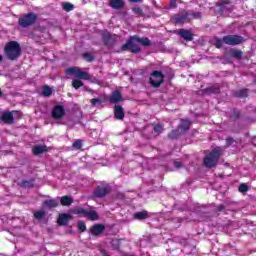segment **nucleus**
I'll return each instance as SVG.
<instances>
[{
	"label": "nucleus",
	"mask_w": 256,
	"mask_h": 256,
	"mask_svg": "<svg viewBox=\"0 0 256 256\" xmlns=\"http://www.w3.org/2000/svg\"><path fill=\"white\" fill-rule=\"evenodd\" d=\"M21 44L17 41L7 42L4 46V55L9 61H17L21 57Z\"/></svg>",
	"instance_id": "nucleus-1"
},
{
	"label": "nucleus",
	"mask_w": 256,
	"mask_h": 256,
	"mask_svg": "<svg viewBox=\"0 0 256 256\" xmlns=\"http://www.w3.org/2000/svg\"><path fill=\"white\" fill-rule=\"evenodd\" d=\"M223 155V148L216 147L214 148L205 158L204 165L209 169L215 167L219 163V159Z\"/></svg>",
	"instance_id": "nucleus-2"
},
{
	"label": "nucleus",
	"mask_w": 256,
	"mask_h": 256,
	"mask_svg": "<svg viewBox=\"0 0 256 256\" xmlns=\"http://www.w3.org/2000/svg\"><path fill=\"white\" fill-rule=\"evenodd\" d=\"M122 51H131V53H141V47L137 41V36H132L130 39L122 45Z\"/></svg>",
	"instance_id": "nucleus-3"
},
{
	"label": "nucleus",
	"mask_w": 256,
	"mask_h": 256,
	"mask_svg": "<svg viewBox=\"0 0 256 256\" xmlns=\"http://www.w3.org/2000/svg\"><path fill=\"white\" fill-rule=\"evenodd\" d=\"M66 73L68 75H74L76 79H84L85 81H91V74L81 71V68L79 67H71L66 70Z\"/></svg>",
	"instance_id": "nucleus-4"
},
{
	"label": "nucleus",
	"mask_w": 256,
	"mask_h": 256,
	"mask_svg": "<svg viewBox=\"0 0 256 256\" xmlns=\"http://www.w3.org/2000/svg\"><path fill=\"white\" fill-rule=\"evenodd\" d=\"M73 213H75V215H83V217H86V219H89L90 221H97V219H99V215L95 210L76 208L74 209Z\"/></svg>",
	"instance_id": "nucleus-5"
},
{
	"label": "nucleus",
	"mask_w": 256,
	"mask_h": 256,
	"mask_svg": "<svg viewBox=\"0 0 256 256\" xmlns=\"http://www.w3.org/2000/svg\"><path fill=\"white\" fill-rule=\"evenodd\" d=\"M37 21V15L35 13L31 12L27 15L23 16L22 18H19V25L20 27H31Z\"/></svg>",
	"instance_id": "nucleus-6"
},
{
	"label": "nucleus",
	"mask_w": 256,
	"mask_h": 256,
	"mask_svg": "<svg viewBox=\"0 0 256 256\" xmlns=\"http://www.w3.org/2000/svg\"><path fill=\"white\" fill-rule=\"evenodd\" d=\"M164 79L165 75H163L161 71L155 70L151 73L150 85H152V87H161V84L163 83Z\"/></svg>",
	"instance_id": "nucleus-7"
},
{
	"label": "nucleus",
	"mask_w": 256,
	"mask_h": 256,
	"mask_svg": "<svg viewBox=\"0 0 256 256\" xmlns=\"http://www.w3.org/2000/svg\"><path fill=\"white\" fill-rule=\"evenodd\" d=\"M223 41L226 45H241V43H245V38L239 35H227L223 37Z\"/></svg>",
	"instance_id": "nucleus-8"
},
{
	"label": "nucleus",
	"mask_w": 256,
	"mask_h": 256,
	"mask_svg": "<svg viewBox=\"0 0 256 256\" xmlns=\"http://www.w3.org/2000/svg\"><path fill=\"white\" fill-rule=\"evenodd\" d=\"M15 111H4L0 114V123H4V125H13L15 123Z\"/></svg>",
	"instance_id": "nucleus-9"
},
{
	"label": "nucleus",
	"mask_w": 256,
	"mask_h": 256,
	"mask_svg": "<svg viewBox=\"0 0 256 256\" xmlns=\"http://www.w3.org/2000/svg\"><path fill=\"white\" fill-rule=\"evenodd\" d=\"M102 39L104 41V45H115V41H117V35H113L109 32H104L102 34Z\"/></svg>",
	"instance_id": "nucleus-10"
},
{
	"label": "nucleus",
	"mask_w": 256,
	"mask_h": 256,
	"mask_svg": "<svg viewBox=\"0 0 256 256\" xmlns=\"http://www.w3.org/2000/svg\"><path fill=\"white\" fill-rule=\"evenodd\" d=\"M52 117L53 119H63L65 117V108L61 105H56L52 109Z\"/></svg>",
	"instance_id": "nucleus-11"
},
{
	"label": "nucleus",
	"mask_w": 256,
	"mask_h": 256,
	"mask_svg": "<svg viewBox=\"0 0 256 256\" xmlns=\"http://www.w3.org/2000/svg\"><path fill=\"white\" fill-rule=\"evenodd\" d=\"M110 191H111V189L109 188L108 185L98 186L94 191V195L96 197H105V195H107V193H109Z\"/></svg>",
	"instance_id": "nucleus-12"
},
{
	"label": "nucleus",
	"mask_w": 256,
	"mask_h": 256,
	"mask_svg": "<svg viewBox=\"0 0 256 256\" xmlns=\"http://www.w3.org/2000/svg\"><path fill=\"white\" fill-rule=\"evenodd\" d=\"M114 117L115 119H119L120 121L125 118V110H123V106L116 105L114 107Z\"/></svg>",
	"instance_id": "nucleus-13"
},
{
	"label": "nucleus",
	"mask_w": 256,
	"mask_h": 256,
	"mask_svg": "<svg viewBox=\"0 0 256 256\" xmlns=\"http://www.w3.org/2000/svg\"><path fill=\"white\" fill-rule=\"evenodd\" d=\"M110 7L112 9H116L117 11L123 9L125 7V1L123 0H110L109 2Z\"/></svg>",
	"instance_id": "nucleus-14"
},
{
	"label": "nucleus",
	"mask_w": 256,
	"mask_h": 256,
	"mask_svg": "<svg viewBox=\"0 0 256 256\" xmlns=\"http://www.w3.org/2000/svg\"><path fill=\"white\" fill-rule=\"evenodd\" d=\"M219 92H220V88H219V85L217 84L202 90L203 95H213Z\"/></svg>",
	"instance_id": "nucleus-15"
},
{
	"label": "nucleus",
	"mask_w": 256,
	"mask_h": 256,
	"mask_svg": "<svg viewBox=\"0 0 256 256\" xmlns=\"http://www.w3.org/2000/svg\"><path fill=\"white\" fill-rule=\"evenodd\" d=\"M121 101H123V96L119 91H114L109 98L110 103H121Z\"/></svg>",
	"instance_id": "nucleus-16"
},
{
	"label": "nucleus",
	"mask_w": 256,
	"mask_h": 256,
	"mask_svg": "<svg viewBox=\"0 0 256 256\" xmlns=\"http://www.w3.org/2000/svg\"><path fill=\"white\" fill-rule=\"evenodd\" d=\"M92 235H101L105 231V226L103 224H96L90 228Z\"/></svg>",
	"instance_id": "nucleus-17"
},
{
	"label": "nucleus",
	"mask_w": 256,
	"mask_h": 256,
	"mask_svg": "<svg viewBox=\"0 0 256 256\" xmlns=\"http://www.w3.org/2000/svg\"><path fill=\"white\" fill-rule=\"evenodd\" d=\"M178 34L180 37H182V39H185V41H191L193 39V34L189 30L180 29Z\"/></svg>",
	"instance_id": "nucleus-18"
},
{
	"label": "nucleus",
	"mask_w": 256,
	"mask_h": 256,
	"mask_svg": "<svg viewBox=\"0 0 256 256\" xmlns=\"http://www.w3.org/2000/svg\"><path fill=\"white\" fill-rule=\"evenodd\" d=\"M188 17L189 16L187 14H178L174 17V23L176 25H183L184 23H186Z\"/></svg>",
	"instance_id": "nucleus-19"
},
{
	"label": "nucleus",
	"mask_w": 256,
	"mask_h": 256,
	"mask_svg": "<svg viewBox=\"0 0 256 256\" xmlns=\"http://www.w3.org/2000/svg\"><path fill=\"white\" fill-rule=\"evenodd\" d=\"M47 151V146L45 145H36L32 148V153L34 155H41L43 153H46Z\"/></svg>",
	"instance_id": "nucleus-20"
},
{
	"label": "nucleus",
	"mask_w": 256,
	"mask_h": 256,
	"mask_svg": "<svg viewBox=\"0 0 256 256\" xmlns=\"http://www.w3.org/2000/svg\"><path fill=\"white\" fill-rule=\"evenodd\" d=\"M60 203L63 207H69L73 204V197L72 196H62L60 198Z\"/></svg>",
	"instance_id": "nucleus-21"
},
{
	"label": "nucleus",
	"mask_w": 256,
	"mask_h": 256,
	"mask_svg": "<svg viewBox=\"0 0 256 256\" xmlns=\"http://www.w3.org/2000/svg\"><path fill=\"white\" fill-rule=\"evenodd\" d=\"M69 219H71V214H60L58 218V224L67 225V223H69Z\"/></svg>",
	"instance_id": "nucleus-22"
},
{
	"label": "nucleus",
	"mask_w": 256,
	"mask_h": 256,
	"mask_svg": "<svg viewBox=\"0 0 256 256\" xmlns=\"http://www.w3.org/2000/svg\"><path fill=\"white\" fill-rule=\"evenodd\" d=\"M230 56L233 57L234 59H242L243 51L237 50V49H231Z\"/></svg>",
	"instance_id": "nucleus-23"
},
{
	"label": "nucleus",
	"mask_w": 256,
	"mask_h": 256,
	"mask_svg": "<svg viewBox=\"0 0 256 256\" xmlns=\"http://www.w3.org/2000/svg\"><path fill=\"white\" fill-rule=\"evenodd\" d=\"M44 205L46 207H49V209H53L55 207H58L59 202L57 200H55V199H50V200H45L44 201Z\"/></svg>",
	"instance_id": "nucleus-24"
},
{
	"label": "nucleus",
	"mask_w": 256,
	"mask_h": 256,
	"mask_svg": "<svg viewBox=\"0 0 256 256\" xmlns=\"http://www.w3.org/2000/svg\"><path fill=\"white\" fill-rule=\"evenodd\" d=\"M191 124V120L182 119L179 124V129H189V127H191Z\"/></svg>",
	"instance_id": "nucleus-25"
},
{
	"label": "nucleus",
	"mask_w": 256,
	"mask_h": 256,
	"mask_svg": "<svg viewBox=\"0 0 256 256\" xmlns=\"http://www.w3.org/2000/svg\"><path fill=\"white\" fill-rule=\"evenodd\" d=\"M147 217H149V214H147V211L136 212L134 214V219H138L139 221H142L143 219H147Z\"/></svg>",
	"instance_id": "nucleus-26"
},
{
	"label": "nucleus",
	"mask_w": 256,
	"mask_h": 256,
	"mask_svg": "<svg viewBox=\"0 0 256 256\" xmlns=\"http://www.w3.org/2000/svg\"><path fill=\"white\" fill-rule=\"evenodd\" d=\"M136 40L140 45H143L144 47H149L151 45V40L149 38H139L136 36Z\"/></svg>",
	"instance_id": "nucleus-27"
},
{
	"label": "nucleus",
	"mask_w": 256,
	"mask_h": 256,
	"mask_svg": "<svg viewBox=\"0 0 256 256\" xmlns=\"http://www.w3.org/2000/svg\"><path fill=\"white\" fill-rule=\"evenodd\" d=\"M62 8L64 11H73V9H75V6L72 3L69 2H63L62 3Z\"/></svg>",
	"instance_id": "nucleus-28"
},
{
	"label": "nucleus",
	"mask_w": 256,
	"mask_h": 256,
	"mask_svg": "<svg viewBox=\"0 0 256 256\" xmlns=\"http://www.w3.org/2000/svg\"><path fill=\"white\" fill-rule=\"evenodd\" d=\"M52 94H53V90L49 86L43 87L42 95L44 97H51Z\"/></svg>",
	"instance_id": "nucleus-29"
},
{
	"label": "nucleus",
	"mask_w": 256,
	"mask_h": 256,
	"mask_svg": "<svg viewBox=\"0 0 256 256\" xmlns=\"http://www.w3.org/2000/svg\"><path fill=\"white\" fill-rule=\"evenodd\" d=\"M72 87H74V89H79L80 87H83V81H81L79 79L73 80Z\"/></svg>",
	"instance_id": "nucleus-30"
},
{
	"label": "nucleus",
	"mask_w": 256,
	"mask_h": 256,
	"mask_svg": "<svg viewBox=\"0 0 256 256\" xmlns=\"http://www.w3.org/2000/svg\"><path fill=\"white\" fill-rule=\"evenodd\" d=\"M247 93H248V90L247 89H242V90H238L235 95L237 97H239L240 99H242L243 97H247Z\"/></svg>",
	"instance_id": "nucleus-31"
},
{
	"label": "nucleus",
	"mask_w": 256,
	"mask_h": 256,
	"mask_svg": "<svg viewBox=\"0 0 256 256\" xmlns=\"http://www.w3.org/2000/svg\"><path fill=\"white\" fill-rule=\"evenodd\" d=\"M230 117L235 121L239 119V117H241V112H239L238 110H232Z\"/></svg>",
	"instance_id": "nucleus-32"
},
{
	"label": "nucleus",
	"mask_w": 256,
	"mask_h": 256,
	"mask_svg": "<svg viewBox=\"0 0 256 256\" xmlns=\"http://www.w3.org/2000/svg\"><path fill=\"white\" fill-rule=\"evenodd\" d=\"M240 193H247L249 191V186L246 183H242L238 188Z\"/></svg>",
	"instance_id": "nucleus-33"
},
{
	"label": "nucleus",
	"mask_w": 256,
	"mask_h": 256,
	"mask_svg": "<svg viewBox=\"0 0 256 256\" xmlns=\"http://www.w3.org/2000/svg\"><path fill=\"white\" fill-rule=\"evenodd\" d=\"M83 57L89 63L95 61V58L93 57V55L91 53H85V54H83Z\"/></svg>",
	"instance_id": "nucleus-34"
},
{
	"label": "nucleus",
	"mask_w": 256,
	"mask_h": 256,
	"mask_svg": "<svg viewBox=\"0 0 256 256\" xmlns=\"http://www.w3.org/2000/svg\"><path fill=\"white\" fill-rule=\"evenodd\" d=\"M223 43H225V41H223V38L222 39H219V38L215 39V47L217 49H221V47H223Z\"/></svg>",
	"instance_id": "nucleus-35"
},
{
	"label": "nucleus",
	"mask_w": 256,
	"mask_h": 256,
	"mask_svg": "<svg viewBox=\"0 0 256 256\" xmlns=\"http://www.w3.org/2000/svg\"><path fill=\"white\" fill-rule=\"evenodd\" d=\"M91 105H93V107H95L96 105H101V103H103V100H101V98H93L90 100Z\"/></svg>",
	"instance_id": "nucleus-36"
},
{
	"label": "nucleus",
	"mask_w": 256,
	"mask_h": 256,
	"mask_svg": "<svg viewBox=\"0 0 256 256\" xmlns=\"http://www.w3.org/2000/svg\"><path fill=\"white\" fill-rule=\"evenodd\" d=\"M72 147L74 149H81L83 147V142L81 140H76L73 144Z\"/></svg>",
	"instance_id": "nucleus-37"
},
{
	"label": "nucleus",
	"mask_w": 256,
	"mask_h": 256,
	"mask_svg": "<svg viewBox=\"0 0 256 256\" xmlns=\"http://www.w3.org/2000/svg\"><path fill=\"white\" fill-rule=\"evenodd\" d=\"M35 219H41L42 217H45V211L40 210L34 213Z\"/></svg>",
	"instance_id": "nucleus-38"
},
{
	"label": "nucleus",
	"mask_w": 256,
	"mask_h": 256,
	"mask_svg": "<svg viewBox=\"0 0 256 256\" xmlns=\"http://www.w3.org/2000/svg\"><path fill=\"white\" fill-rule=\"evenodd\" d=\"M132 11L135 13V15H143V10L139 7L133 8Z\"/></svg>",
	"instance_id": "nucleus-39"
},
{
	"label": "nucleus",
	"mask_w": 256,
	"mask_h": 256,
	"mask_svg": "<svg viewBox=\"0 0 256 256\" xmlns=\"http://www.w3.org/2000/svg\"><path fill=\"white\" fill-rule=\"evenodd\" d=\"M78 229L80 230V231H85V229H87V227L85 226V222H83V221H80L79 223H78Z\"/></svg>",
	"instance_id": "nucleus-40"
},
{
	"label": "nucleus",
	"mask_w": 256,
	"mask_h": 256,
	"mask_svg": "<svg viewBox=\"0 0 256 256\" xmlns=\"http://www.w3.org/2000/svg\"><path fill=\"white\" fill-rule=\"evenodd\" d=\"M174 167L176 169H181V167H183V163L178 162V161H174Z\"/></svg>",
	"instance_id": "nucleus-41"
},
{
	"label": "nucleus",
	"mask_w": 256,
	"mask_h": 256,
	"mask_svg": "<svg viewBox=\"0 0 256 256\" xmlns=\"http://www.w3.org/2000/svg\"><path fill=\"white\" fill-rule=\"evenodd\" d=\"M193 17H195V19H201V12L194 13Z\"/></svg>",
	"instance_id": "nucleus-42"
},
{
	"label": "nucleus",
	"mask_w": 256,
	"mask_h": 256,
	"mask_svg": "<svg viewBox=\"0 0 256 256\" xmlns=\"http://www.w3.org/2000/svg\"><path fill=\"white\" fill-rule=\"evenodd\" d=\"M153 129H163V125L162 124H156Z\"/></svg>",
	"instance_id": "nucleus-43"
},
{
	"label": "nucleus",
	"mask_w": 256,
	"mask_h": 256,
	"mask_svg": "<svg viewBox=\"0 0 256 256\" xmlns=\"http://www.w3.org/2000/svg\"><path fill=\"white\" fill-rule=\"evenodd\" d=\"M130 3H141L143 0H129Z\"/></svg>",
	"instance_id": "nucleus-44"
},
{
	"label": "nucleus",
	"mask_w": 256,
	"mask_h": 256,
	"mask_svg": "<svg viewBox=\"0 0 256 256\" xmlns=\"http://www.w3.org/2000/svg\"><path fill=\"white\" fill-rule=\"evenodd\" d=\"M0 63H3V56L0 54Z\"/></svg>",
	"instance_id": "nucleus-45"
},
{
	"label": "nucleus",
	"mask_w": 256,
	"mask_h": 256,
	"mask_svg": "<svg viewBox=\"0 0 256 256\" xmlns=\"http://www.w3.org/2000/svg\"><path fill=\"white\" fill-rule=\"evenodd\" d=\"M154 131H155V133H161V130H159V129H155Z\"/></svg>",
	"instance_id": "nucleus-46"
},
{
	"label": "nucleus",
	"mask_w": 256,
	"mask_h": 256,
	"mask_svg": "<svg viewBox=\"0 0 256 256\" xmlns=\"http://www.w3.org/2000/svg\"><path fill=\"white\" fill-rule=\"evenodd\" d=\"M171 5H173V7H175V1H171Z\"/></svg>",
	"instance_id": "nucleus-47"
},
{
	"label": "nucleus",
	"mask_w": 256,
	"mask_h": 256,
	"mask_svg": "<svg viewBox=\"0 0 256 256\" xmlns=\"http://www.w3.org/2000/svg\"><path fill=\"white\" fill-rule=\"evenodd\" d=\"M0 97H3V91L0 90Z\"/></svg>",
	"instance_id": "nucleus-48"
},
{
	"label": "nucleus",
	"mask_w": 256,
	"mask_h": 256,
	"mask_svg": "<svg viewBox=\"0 0 256 256\" xmlns=\"http://www.w3.org/2000/svg\"><path fill=\"white\" fill-rule=\"evenodd\" d=\"M223 210V206H219V211H222Z\"/></svg>",
	"instance_id": "nucleus-49"
},
{
	"label": "nucleus",
	"mask_w": 256,
	"mask_h": 256,
	"mask_svg": "<svg viewBox=\"0 0 256 256\" xmlns=\"http://www.w3.org/2000/svg\"><path fill=\"white\" fill-rule=\"evenodd\" d=\"M221 11H225V8H224V7H221Z\"/></svg>",
	"instance_id": "nucleus-50"
},
{
	"label": "nucleus",
	"mask_w": 256,
	"mask_h": 256,
	"mask_svg": "<svg viewBox=\"0 0 256 256\" xmlns=\"http://www.w3.org/2000/svg\"><path fill=\"white\" fill-rule=\"evenodd\" d=\"M176 132H177V130H173V131H172V133H176Z\"/></svg>",
	"instance_id": "nucleus-51"
}]
</instances>
